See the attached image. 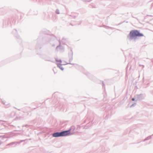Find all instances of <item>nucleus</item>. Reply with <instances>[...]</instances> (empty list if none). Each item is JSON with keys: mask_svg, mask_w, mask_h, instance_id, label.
<instances>
[{"mask_svg": "<svg viewBox=\"0 0 153 153\" xmlns=\"http://www.w3.org/2000/svg\"><path fill=\"white\" fill-rule=\"evenodd\" d=\"M64 65L63 63L61 64V65Z\"/></svg>", "mask_w": 153, "mask_h": 153, "instance_id": "423d86ee", "label": "nucleus"}, {"mask_svg": "<svg viewBox=\"0 0 153 153\" xmlns=\"http://www.w3.org/2000/svg\"><path fill=\"white\" fill-rule=\"evenodd\" d=\"M70 134V130L64 131L59 133L58 132V137L66 136L69 135Z\"/></svg>", "mask_w": 153, "mask_h": 153, "instance_id": "f03ea898", "label": "nucleus"}, {"mask_svg": "<svg viewBox=\"0 0 153 153\" xmlns=\"http://www.w3.org/2000/svg\"><path fill=\"white\" fill-rule=\"evenodd\" d=\"M132 101H134V98H132Z\"/></svg>", "mask_w": 153, "mask_h": 153, "instance_id": "39448f33", "label": "nucleus"}, {"mask_svg": "<svg viewBox=\"0 0 153 153\" xmlns=\"http://www.w3.org/2000/svg\"><path fill=\"white\" fill-rule=\"evenodd\" d=\"M53 137H57V132L54 133L53 134Z\"/></svg>", "mask_w": 153, "mask_h": 153, "instance_id": "7ed1b4c3", "label": "nucleus"}, {"mask_svg": "<svg viewBox=\"0 0 153 153\" xmlns=\"http://www.w3.org/2000/svg\"><path fill=\"white\" fill-rule=\"evenodd\" d=\"M60 61H59V62H60ZM58 62H59V61H58Z\"/></svg>", "mask_w": 153, "mask_h": 153, "instance_id": "0eeeda50", "label": "nucleus"}, {"mask_svg": "<svg viewBox=\"0 0 153 153\" xmlns=\"http://www.w3.org/2000/svg\"><path fill=\"white\" fill-rule=\"evenodd\" d=\"M59 67V68H61V70H63V68H62V67L60 68V67Z\"/></svg>", "mask_w": 153, "mask_h": 153, "instance_id": "20e7f679", "label": "nucleus"}, {"mask_svg": "<svg viewBox=\"0 0 153 153\" xmlns=\"http://www.w3.org/2000/svg\"><path fill=\"white\" fill-rule=\"evenodd\" d=\"M143 35L140 33L137 30H132L129 33V36L130 39H132L135 36H143Z\"/></svg>", "mask_w": 153, "mask_h": 153, "instance_id": "f257e3e1", "label": "nucleus"}]
</instances>
